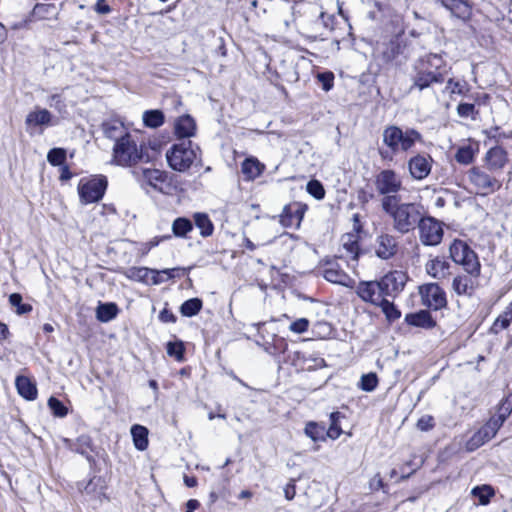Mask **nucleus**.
I'll list each match as a JSON object with an SVG mask.
<instances>
[{
    "instance_id": "3",
    "label": "nucleus",
    "mask_w": 512,
    "mask_h": 512,
    "mask_svg": "<svg viewBox=\"0 0 512 512\" xmlns=\"http://www.w3.org/2000/svg\"><path fill=\"white\" fill-rule=\"evenodd\" d=\"M444 60L439 54L429 53L417 59L413 65L412 84L409 92L423 91L431 85L443 83L445 76L441 71Z\"/></svg>"
},
{
    "instance_id": "9",
    "label": "nucleus",
    "mask_w": 512,
    "mask_h": 512,
    "mask_svg": "<svg viewBox=\"0 0 512 512\" xmlns=\"http://www.w3.org/2000/svg\"><path fill=\"white\" fill-rule=\"evenodd\" d=\"M420 242L425 246H437L444 235L443 223L436 218L424 214L423 220L417 226Z\"/></svg>"
},
{
    "instance_id": "37",
    "label": "nucleus",
    "mask_w": 512,
    "mask_h": 512,
    "mask_svg": "<svg viewBox=\"0 0 512 512\" xmlns=\"http://www.w3.org/2000/svg\"><path fill=\"white\" fill-rule=\"evenodd\" d=\"M194 222L197 228L200 230V234L203 237L211 236L214 231V226L208 215L205 213H195Z\"/></svg>"
},
{
    "instance_id": "17",
    "label": "nucleus",
    "mask_w": 512,
    "mask_h": 512,
    "mask_svg": "<svg viewBox=\"0 0 512 512\" xmlns=\"http://www.w3.org/2000/svg\"><path fill=\"white\" fill-rule=\"evenodd\" d=\"M53 116L47 109L36 108L30 111L25 119L26 130L29 134L42 133L45 127L52 126Z\"/></svg>"
},
{
    "instance_id": "14",
    "label": "nucleus",
    "mask_w": 512,
    "mask_h": 512,
    "mask_svg": "<svg viewBox=\"0 0 512 512\" xmlns=\"http://www.w3.org/2000/svg\"><path fill=\"white\" fill-rule=\"evenodd\" d=\"M433 158L426 153H417L407 161V168L413 180L421 181L429 176Z\"/></svg>"
},
{
    "instance_id": "36",
    "label": "nucleus",
    "mask_w": 512,
    "mask_h": 512,
    "mask_svg": "<svg viewBox=\"0 0 512 512\" xmlns=\"http://www.w3.org/2000/svg\"><path fill=\"white\" fill-rule=\"evenodd\" d=\"M118 307L115 303H101L96 310L97 319L101 322H109L117 316Z\"/></svg>"
},
{
    "instance_id": "59",
    "label": "nucleus",
    "mask_w": 512,
    "mask_h": 512,
    "mask_svg": "<svg viewBox=\"0 0 512 512\" xmlns=\"http://www.w3.org/2000/svg\"><path fill=\"white\" fill-rule=\"evenodd\" d=\"M434 425V418L431 415H424L417 422V428L421 431H429Z\"/></svg>"
},
{
    "instance_id": "55",
    "label": "nucleus",
    "mask_w": 512,
    "mask_h": 512,
    "mask_svg": "<svg viewBox=\"0 0 512 512\" xmlns=\"http://www.w3.org/2000/svg\"><path fill=\"white\" fill-rule=\"evenodd\" d=\"M399 54V45L396 43H389L385 46L382 52L383 60L386 63L392 62Z\"/></svg>"
},
{
    "instance_id": "44",
    "label": "nucleus",
    "mask_w": 512,
    "mask_h": 512,
    "mask_svg": "<svg viewBox=\"0 0 512 512\" xmlns=\"http://www.w3.org/2000/svg\"><path fill=\"white\" fill-rule=\"evenodd\" d=\"M202 300L199 298H191L186 300L180 307V312L183 316L192 317L198 314L202 308Z\"/></svg>"
},
{
    "instance_id": "46",
    "label": "nucleus",
    "mask_w": 512,
    "mask_h": 512,
    "mask_svg": "<svg viewBox=\"0 0 512 512\" xmlns=\"http://www.w3.org/2000/svg\"><path fill=\"white\" fill-rule=\"evenodd\" d=\"M455 159L460 164H470L474 159V149L471 145H465L458 148Z\"/></svg>"
},
{
    "instance_id": "19",
    "label": "nucleus",
    "mask_w": 512,
    "mask_h": 512,
    "mask_svg": "<svg viewBox=\"0 0 512 512\" xmlns=\"http://www.w3.org/2000/svg\"><path fill=\"white\" fill-rule=\"evenodd\" d=\"M322 275L327 281L346 287H351L354 282L335 259L325 261L322 267Z\"/></svg>"
},
{
    "instance_id": "10",
    "label": "nucleus",
    "mask_w": 512,
    "mask_h": 512,
    "mask_svg": "<svg viewBox=\"0 0 512 512\" xmlns=\"http://www.w3.org/2000/svg\"><path fill=\"white\" fill-rule=\"evenodd\" d=\"M375 188L383 197H401L398 193L402 190V179L392 169H384L375 176Z\"/></svg>"
},
{
    "instance_id": "13",
    "label": "nucleus",
    "mask_w": 512,
    "mask_h": 512,
    "mask_svg": "<svg viewBox=\"0 0 512 512\" xmlns=\"http://www.w3.org/2000/svg\"><path fill=\"white\" fill-rule=\"evenodd\" d=\"M398 248L399 242L397 237L386 232L378 234L373 244V251L381 260L393 258L397 254Z\"/></svg>"
},
{
    "instance_id": "30",
    "label": "nucleus",
    "mask_w": 512,
    "mask_h": 512,
    "mask_svg": "<svg viewBox=\"0 0 512 512\" xmlns=\"http://www.w3.org/2000/svg\"><path fill=\"white\" fill-rule=\"evenodd\" d=\"M342 248L346 251L347 256L352 260L357 261L359 257V243L358 236L355 234H345L341 239Z\"/></svg>"
},
{
    "instance_id": "57",
    "label": "nucleus",
    "mask_w": 512,
    "mask_h": 512,
    "mask_svg": "<svg viewBox=\"0 0 512 512\" xmlns=\"http://www.w3.org/2000/svg\"><path fill=\"white\" fill-rule=\"evenodd\" d=\"M184 348L181 343L169 342L167 344V354L175 357L177 360L183 358Z\"/></svg>"
},
{
    "instance_id": "25",
    "label": "nucleus",
    "mask_w": 512,
    "mask_h": 512,
    "mask_svg": "<svg viewBox=\"0 0 512 512\" xmlns=\"http://www.w3.org/2000/svg\"><path fill=\"white\" fill-rule=\"evenodd\" d=\"M449 268L450 264L441 257H435L429 260L425 265L428 275L435 279H443L448 276L450 274Z\"/></svg>"
},
{
    "instance_id": "64",
    "label": "nucleus",
    "mask_w": 512,
    "mask_h": 512,
    "mask_svg": "<svg viewBox=\"0 0 512 512\" xmlns=\"http://www.w3.org/2000/svg\"><path fill=\"white\" fill-rule=\"evenodd\" d=\"M164 281H166V279L160 274L159 270L152 269V272L149 276V284L158 285Z\"/></svg>"
},
{
    "instance_id": "56",
    "label": "nucleus",
    "mask_w": 512,
    "mask_h": 512,
    "mask_svg": "<svg viewBox=\"0 0 512 512\" xmlns=\"http://www.w3.org/2000/svg\"><path fill=\"white\" fill-rule=\"evenodd\" d=\"M309 320L306 318H299L292 322L289 326V330L296 334H302L308 330Z\"/></svg>"
},
{
    "instance_id": "20",
    "label": "nucleus",
    "mask_w": 512,
    "mask_h": 512,
    "mask_svg": "<svg viewBox=\"0 0 512 512\" xmlns=\"http://www.w3.org/2000/svg\"><path fill=\"white\" fill-rule=\"evenodd\" d=\"M143 180L155 190L161 193H169L171 184L168 175L158 169H144L142 171Z\"/></svg>"
},
{
    "instance_id": "53",
    "label": "nucleus",
    "mask_w": 512,
    "mask_h": 512,
    "mask_svg": "<svg viewBox=\"0 0 512 512\" xmlns=\"http://www.w3.org/2000/svg\"><path fill=\"white\" fill-rule=\"evenodd\" d=\"M307 192L318 200L325 196L324 187L318 180H311L307 183Z\"/></svg>"
},
{
    "instance_id": "54",
    "label": "nucleus",
    "mask_w": 512,
    "mask_h": 512,
    "mask_svg": "<svg viewBox=\"0 0 512 512\" xmlns=\"http://www.w3.org/2000/svg\"><path fill=\"white\" fill-rule=\"evenodd\" d=\"M457 113L460 117L475 119L477 111L472 103H460L457 107Z\"/></svg>"
},
{
    "instance_id": "32",
    "label": "nucleus",
    "mask_w": 512,
    "mask_h": 512,
    "mask_svg": "<svg viewBox=\"0 0 512 512\" xmlns=\"http://www.w3.org/2000/svg\"><path fill=\"white\" fill-rule=\"evenodd\" d=\"M131 435L133 437L136 449L144 451L148 447V429L141 425H133L131 428Z\"/></svg>"
},
{
    "instance_id": "34",
    "label": "nucleus",
    "mask_w": 512,
    "mask_h": 512,
    "mask_svg": "<svg viewBox=\"0 0 512 512\" xmlns=\"http://www.w3.org/2000/svg\"><path fill=\"white\" fill-rule=\"evenodd\" d=\"M452 287L458 295H471L473 292V281L468 276L459 275L453 279Z\"/></svg>"
},
{
    "instance_id": "43",
    "label": "nucleus",
    "mask_w": 512,
    "mask_h": 512,
    "mask_svg": "<svg viewBox=\"0 0 512 512\" xmlns=\"http://www.w3.org/2000/svg\"><path fill=\"white\" fill-rule=\"evenodd\" d=\"M501 426L500 422L491 417L487 423L478 430V432L480 436H482V439L488 442L496 435Z\"/></svg>"
},
{
    "instance_id": "47",
    "label": "nucleus",
    "mask_w": 512,
    "mask_h": 512,
    "mask_svg": "<svg viewBox=\"0 0 512 512\" xmlns=\"http://www.w3.org/2000/svg\"><path fill=\"white\" fill-rule=\"evenodd\" d=\"M47 160L52 166H62L66 161V150L63 148H52L47 154Z\"/></svg>"
},
{
    "instance_id": "33",
    "label": "nucleus",
    "mask_w": 512,
    "mask_h": 512,
    "mask_svg": "<svg viewBox=\"0 0 512 512\" xmlns=\"http://www.w3.org/2000/svg\"><path fill=\"white\" fill-rule=\"evenodd\" d=\"M143 123L148 128H158L164 124L165 116L161 110H146L142 116Z\"/></svg>"
},
{
    "instance_id": "61",
    "label": "nucleus",
    "mask_w": 512,
    "mask_h": 512,
    "mask_svg": "<svg viewBox=\"0 0 512 512\" xmlns=\"http://www.w3.org/2000/svg\"><path fill=\"white\" fill-rule=\"evenodd\" d=\"M49 105L55 108L59 113L64 112L66 109V105L59 94H53L50 96Z\"/></svg>"
},
{
    "instance_id": "11",
    "label": "nucleus",
    "mask_w": 512,
    "mask_h": 512,
    "mask_svg": "<svg viewBox=\"0 0 512 512\" xmlns=\"http://www.w3.org/2000/svg\"><path fill=\"white\" fill-rule=\"evenodd\" d=\"M408 277L406 273L394 270L379 279L385 298H396L404 289Z\"/></svg>"
},
{
    "instance_id": "45",
    "label": "nucleus",
    "mask_w": 512,
    "mask_h": 512,
    "mask_svg": "<svg viewBox=\"0 0 512 512\" xmlns=\"http://www.w3.org/2000/svg\"><path fill=\"white\" fill-rule=\"evenodd\" d=\"M341 418H343V415L338 411L330 414V426L326 430L327 437L337 439L342 434V429L339 424Z\"/></svg>"
},
{
    "instance_id": "26",
    "label": "nucleus",
    "mask_w": 512,
    "mask_h": 512,
    "mask_svg": "<svg viewBox=\"0 0 512 512\" xmlns=\"http://www.w3.org/2000/svg\"><path fill=\"white\" fill-rule=\"evenodd\" d=\"M102 130L104 135L112 140H115V143L130 134L127 133L124 124L120 120L111 119L102 124Z\"/></svg>"
},
{
    "instance_id": "60",
    "label": "nucleus",
    "mask_w": 512,
    "mask_h": 512,
    "mask_svg": "<svg viewBox=\"0 0 512 512\" xmlns=\"http://www.w3.org/2000/svg\"><path fill=\"white\" fill-rule=\"evenodd\" d=\"M318 80L321 82L322 88L329 91L333 87L334 75L331 72L320 73Z\"/></svg>"
},
{
    "instance_id": "15",
    "label": "nucleus",
    "mask_w": 512,
    "mask_h": 512,
    "mask_svg": "<svg viewBox=\"0 0 512 512\" xmlns=\"http://www.w3.org/2000/svg\"><path fill=\"white\" fill-rule=\"evenodd\" d=\"M59 15V8L53 3H37L23 23L13 26L14 29L27 26L39 21L56 20Z\"/></svg>"
},
{
    "instance_id": "29",
    "label": "nucleus",
    "mask_w": 512,
    "mask_h": 512,
    "mask_svg": "<svg viewBox=\"0 0 512 512\" xmlns=\"http://www.w3.org/2000/svg\"><path fill=\"white\" fill-rule=\"evenodd\" d=\"M512 322V301L505 307L503 312L495 319L490 328L492 334H498L507 329Z\"/></svg>"
},
{
    "instance_id": "35",
    "label": "nucleus",
    "mask_w": 512,
    "mask_h": 512,
    "mask_svg": "<svg viewBox=\"0 0 512 512\" xmlns=\"http://www.w3.org/2000/svg\"><path fill=\"white\" fill-rule=\"evenodd\" d=\"M304 433L314 442L325 441L327 437L325 426L313 421H310L306 424Z\"/></svg>"
},
{
    "instance_id": "7",
    "label": "nucleus",
    "mask_w": 512,
    "mask_h": 512,
    "mask_svg": "<svg viewBox=\"0 0 512 512\" xmlns=\"http://www.w3.org/2000/svg\"><path fill=\"white\" fill-rule=\"evenodd\" d=\"M108 181L105 176L99 175L92 178H83L78 185L80 201L90 204L100 201L107 189Z\"/></svg>"
},
{
    "instance_id": "2",
    "label": "nucleus",
    "mask_w": 512,
    "mask_h": 512,
    "mask_svg": "<svg viewBox=\"0 0 512 512\" xmlns=\"http://www.w3.org/2000/svg\"><path fill=\"white\" fill-rule=\"evenodd\" d=\"M382 142L386 148L379 150L380 157L391 161L394 155L411 152L416 144H422L424 139L415 128L389 125L382 132Z\"/></svg>"
},
{
    "instance_id": "8",
    "label": "nucleus",
    "mask_w": 512,
    "mask_h": 512,
    "mask_svg": "<svg viewBox=\"0 0 512 512\" xmlns=\"http://www.w3.org/2000/svg\"><path fill=\"white\" fill-rule=\"evenodd\" d=\"M468 179L473 185L475 192L479 195L486 196L497 190L502 186V183L497 177L492 176L487 171L479 167H473L468 171Z\"/></svg>"
},
{
    "instance_id": "42",
    "label": "nucleus",
    "mask_w": 512,
    "mask_h": 512,
    "mask_svg": "<svg viewBox=\"0 0 512 512\" xmlns=\"http://www.w3.org/2000/svg\"><path fill=\"white\" fill-rule=\"evenodd\" d=\"M71 449L81 455L86 456V458L90 461L91 456L89 453L92 451V441L91 438L87 435H81L77 438L76 443Z\"/></svg>"
},
{
    "instance_id": "51",
    "label": "nucleus",
    "mask_w": 512,
    "mask_h": 512,
    "mask_svg": "<svg viewBox=\"0 0 512 512\" xmlns=\"http://www.w3.org/2000/svg\"><path fill=\"white\" fill-rule=\"evenodd\" d=\"M511 412H512V405H510V403L506 399H504L500 403L497 412L492 417L495 420H497L498 422H500L501 425H503V423L505 422L507 417L511 414Z\"/></svg>"
},
{
    "instance_id": "6",
    "label": "nucleus",
    "mask_w": 512,
    "mask_h": 512,
    "mask_svg": "<svg viewBox=\"0 0 512 512\" xmlns=\"http://www.w3.org/2000/svg\"><path fill=\"white\" fill-rule=\"evenodd\" d=\"M452 260L463 266L471 276L480 274V262L476 253L462 240H454L449 248Z\"/></svg>"
},
{
    "instance_id": "22",
    "label": "nucleus",
    "mask_w": 512,
    "mask_h": 512,
    "mask_svg": "<svg viewBox=\"0 0 512 512\" xmlns=\"http://www.w3.org/2000/svg\"><path fill=\"white\" fill-rule=\"evenodd\" d=\"M196 122L190 115H182L175 120L174 133L179 139H189L195 135Z\"/></svg>"
},
{
    "instance_id": "49",
    "label": "nucleus",
    "mask_w": 512,
    "mask_h": 512,
    "mask_svg": "<svg viewBox=\"0 0 512 512\" xmlns=\"http://www.w3.org/2000/svg\"><path fill=\"white\" fill-rule=\"evenodd\" d=\"M378 385V378L375 373L364 374L361 377L359 387L366 392H372Z\"/></svg>"
},
{
    "instance_id": "18",
    "label": "nucleus",
    "mask_w": 512,
    "mask_h": 512,
    "mask_svg": "<svg viewBox=\"0 0 512 512\" xmlns=\"http://www.w3.org/2000/svg\"><path fill=\"white\" fill-rule=\"evenodd\" d=\"M307 205L300 202H292L284 206L282 213L279 215L280 223L286 228H299Z\"/></svg>"
},
{
    "instance_id": "12",
    "label": "nucleus",
    "mask_w": 512,
    "mask_h": 512,
    "mask_svg": "<svg viewBox=\"0 0 512 512\" xmlns=\"http://www.w3.org/2000/svg\"><path fill=\"white\" fill-rule=\"evenodd\" d=\"M419 294L422 304L430 309L439 310L446 306V294L436 283H428L420 286Z\"/></svg>"
},
{
    "instance_id": "31",
    "label": "nucleus",
    "mask_w": 512,
    "mask_h": 512,
    "mask_svg": "<svg viewBox=\"0 0 512 512\" xmlns=\"http://www.w3.org/2000/svg\"><path fill=\"white\" fill-rule=\"evenodd\" d=\"M264 165L256 158H247L242 163V173L248 180H253L263 172Z\"/></svg>"
},
{
    "instance_id": "41",
    "label": "nucleus",
    "mask_w": 512,
    "mask_h": 512,
    "mask_svg": "<svg viewBox=\"0 0 512 512\" xmlns=\"http://www.w3.org/2000/svg\"><path fill=\"white\" fill-rule=\"evenodd\" d=\"M471 494L479 499L481 505H487L495 495V491L490 485H481L474 487Z\"/></svg>"
},
{
    "instance_id": "58",
    "label": "nucleus",
    "mask_w": 512,
    "mask_h": 512,
    "mask_svg": "<svg viewBox=\"0 0 512 512\" xmlns=\"http://www.w3.org/2000/svg\"><path fill=\"white\" fill-rule=\"evenodd\" d=\"M485 443H486V441L484 439H482V436H480L479 432L477 431L467 441L466 449L468 451H474V450L478 449L480 446H482Z\"/></svg>"
},
{
    "instance_id": "40",
    "label": "nucleus",
    "mask_w": 512,
    "mask_h": 512,
    "mask_svg": "<svg viewBox=\"0 0 512 512\" xmlns=\"http://www.w3.org/2000/svg\"><path fill=\"white\" fill-rule=\"evenodd\" d=\"M151 272V268L131 267L125 272V276L130 280L142 282L144 284L149 285V276Z\"/></svg>"
},
{
    "instance_id": "39",
    "label": "nucleus",
    "mask_w": 512,
    "mask_h": 512,
    "mask_svg": "<svg viewBox=\"0 0 512 512\" xmlns=\"http://www.w3.org/2000/svg\"><path fill=\"white\" fill-rule=\"evenodd\" d=\"M377 307H380L388 322H394L401 317V311L389 298H384Z\"/></svg>"
},
{
    "instance_id": "23",
    "label": "nucleus",
    "mask_w": 512,
    "mask_h": 512,
    "mask_svg": "<svg viewBox=\"0 0 512 512\" xmlns=\"http://www.w3.org/2000/svg\"><path fill=\"white\" fill-rule=\"evenodd\" d=\"M78 490L91 498H100L104 491V481L101 477L94 476L89 481H81L77 484Z\"/></svg>"
},
{
    "instance_id": "1",
    "label": "nucleus",
    "mask_w": 512,
    "mask_h": 512,
    "mask_svg": "<svg viewBox=\"0 0 512 512\" xmlns=\"http://www.w3.org/2000/svg\"><path fill=\"white\" fill-rule=\"evenodd\" d=\"M381 207L391 218L393 229L401 235L413 232L425 214L422 204L401 202V197H383Z\"/></svg>"
},
{
    "instance_id": "38",
    "label": "nucleus",
    "mask_w": 512,
    "mask_h": 512,
    "mask_svg": "<svg viewBox=\"0 0 512 512\" xmlns=\"http://www.w3.org/2000/svg\"><path fill=\"white\" fill-rule=\"evenodd\" d=\"M192 230V222L185 217H178L172 223V232L176 237H186V235Z\"/></svg>"
},
{
    "instance_id": "50",
    "label": "nucleus",
    "mask_w": 512,
    "mask_h": 512,
    "mask_svg": "<svg viewBox=\"0 0 512 512\" xmlns=\"http://www.w3.org/2000/svg\"><path fill=\"white\" fill-rule=\"evenodd\" d=\"M170 237L171 236H169V235H166V236H156V237L152 238L148 242L139 243L138 252L142 256L147 255L152 248L158 246L160 244V242H162L164 240L170 239Z\"/></svg>"
},
{
    "instance_id": "28",
    "label": "nucleus",
    "mask_w": 512,
    "mask_h": 512,
    "mask_svg": "<svg viewBox=\"0 0 512 512\" xmlns=\"http://www.w3.org/2000/svg\"><path fill=\"white\" fill-rule=\"evenodd\" d=\"M16 388L18 393L27 400H34L37 397L36 385L25 376H18L16 378Z\"/></svg>"
},
{
    "instance_id": "48",
    "label": "nucleus",
    "mask_w": 512,
    "mask_h": 512,
    "mask_svg": "<svg viewBox=\"0 0 512 512\" xmlns=\"http://www.w3.org/2000/svg\"><path fill=\"white\" fill-rule=\"evenodd\" d=\"M9 303L11 306L16 308V313L18 315L29 313L32 310V306L30 304L22 303V296L19 293H12L9 296Z\"/></svg>"
},
{
    "instance_id": "27",
    "label": "nucleus",
    "mask_w": 512,
    "mask_h": 512,
    "mask_svg": "<svg viewBox=\"0 0 512 512\" xmlns=\"http://www.w3.org/2000/svg\"><path fill=\"white\" fill-rule=\"evenodd\" d=\"M486 159L490 170L500 171L508 160L507 152L502 147H493L488 151Z\"/></svg>"
},
{
    "instance_id": "52",
    "label": "nucleus",
    "mask_w": 512,
    "mask_h": 512,
    "mask_svg": "<svg viewBox=\"0 0 512 512\" xmlns=\"http://www.w3.org/2000/svg\"><path fill=\"white\" fill-rule=\"evenodd\" d=\"M48 406L52 411L53 415L56 417H65L68 413V409L64 406V404L55 397L49 398Z\"/></svg>"
},
{
    "instance_id": "62",
    "label": "nucleus",
    "mask_w": 512,
    "mask_h": 512,
    "mask_svg": "<svg viewBox=\"0 0 512 512\" xmlns=\"http://www.w3.org/2000/svg\"><path fill=\"white\" fill-rule=\"evenodd\" d=\"M320 20L326 29H328L330 31L334 30V24H335L336 18L333 14L321 12Z\"/></svg>"
},
{
    "instance_id": "5",
    "label": "nucleus",
    "mask_w": 512,
    "mask_h": 512,
    "mask_svg": "<svg viewBox=\"0 0 512 512\" xmlns=\"http://www.w3.org/2000/svg\"><path fill=\"white\" fill-rule=\"evenodd\" d=\"M198 146H194L191 140H184L173 144L166 152L169 166L179 172L188 170L197 160Z\"/></svg>"
},
{
    "instance_id": "24",
    "label": "nucleus",
    "mask_w": 512,
    "mask_h": 512,
    "mask_svg": "<svg viewBox=\"0 0 512 512\" xmlns=\"http://www.w3.org/2000/svg\"><path fill=\"white\" fill-rule=\"evenodd\" d=\"M405 322L411 326L423 329H432L436 326L435 320L432 318L430 312L426 310L407 314L405 316Z\"/></svg>"
},
{
    "instance_id": "63",
    "label": "nucleus",
    "mask_w": 512,
    "mask_h": 512,
    "mask_svg": "<svg viewBox=\"0 0 512 512\" xmlns=\"http://www.w3.org/2000/svg\"><path fill=\"white\" fill-rule=\"evenodd\" d=\"M464 85L459 81H454L453 79H449L447 81L446 89L451 93L461 94L463 92Z\"/></svg>"
},
{
    "instance_id": "21",
    "label": "nucleus",
    "mask_w": 512,
    "mask_h": 512,
    "mask_svg": "<svg viewBox=\"0 0 512 512\" xmlns=\"http://www.w3.org/2000/svg\"><path fill=\"white\" fill-rule=\"evenodd\" d=\"M437 3H440L443 7H445L448 11H450L451 15L461 19L462 21H467L472 16V4L469 0H435Z\"/></svg>"
},
{
    "instance_id": "16",
    "label": "nucleus",
    "mask_w": 512,
    "mask_h": 512,
    "mask_svg": "<svg viewBox=\"0 0 512 512\" xmlns=\"http://www.w3.org/2000/svg\"><path fill=\"white\" fill-rule=\"evenodd\" d=\"M355 292L363 302L374 306H377L385 298L379 280L360 281Z\"/></svg>"
},
{
    "instance_id": "4",
    "label": "nucleus",
    "mask_w": 512,
    "mask_h": 512,
    "mask_svg": "<svg viewBox=\"0 0 512 512\" xmlns=\"http://www.w3.org/2000/svg\"><path fill=\"white\" fill-rule=\"evenodd\" d=\"M147 148L138 145L131 135L119 139L113 147V160L119 166H133L139 162L148 161Z\"/></svg>"
}]
</instances>
